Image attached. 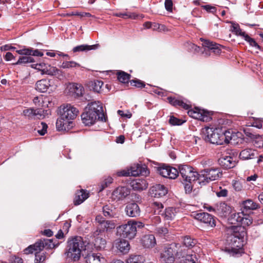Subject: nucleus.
I'll list each match as a JSON object with an SVG mask.
<instances>
[{"instance_id": "f257e3e1", "label": "nucleus", "mask_w": 263, "mask_h": 263, "mask_svg": "<svg viewBox=\"0 0 263 263\" xmlns=\"http://www.w3.org/2000/svg\"><path fill=\"white\" fill-rule=\"evenodd\" d=\"M81 119L86 126H91L98 120L105 122L102 104L96 101L89 103L81 115Z\"/></svg>"}, {"instance_id": "f03ea898", "label": "nucleus", "mask_w": 263, "mask_h": 263, "mask_svg": "<svg viewBox=\"0 0 263 263\" xmlns=\"http://www.w3.org/2000/svg\"><path fill=\"white\" fill-rule=\"evenodd\" d=\"M183 254L181 245L173 243L164 248L160 253V260L164 263H173L175 257L183 258Z\"/></svg>"}, {"instance_id": "7ed1b4c3", "label": "nucleus", "mask_w": 263, "mask_h": 263, "mask_svg": "<svg viewBox=\"0 0 263 263\" xmlns=\"http://www.w3.org/2000/svg\"><path fill=\"white\" fill-rule=\"evenodd\" d=\"M84 247V243L81 236H75L69 238L66 252L67 257L74 261L79 260Z\"/></svg>"}, {"instance_id": "20e7f679", "label": "nucleus", "mask_w": 263, "mask_h": 263, "mask_svg": "<svg viewBox=\"0 0 263 263\" xmlns=\"http://www.w3.org/2000/svg\"><path fill=\"white\" fill-rule=\"evenodd\" d=\"M144 227V224L142 222L130 220L127 223L118 227L117 233L122 238L132 239L135 237L137 231Z\"/></svg>"}, {"instance_id": "39448f33", "label": "nucleus", "mask_w": 263, "mask_h": 263, "mask_svg": "<svg viewBox=\"0 0 263 263\" xmlns=\"http://www.w3.org/2000/svg\"><path fill=\"white\" fill-rule=\"evenodd\" d=\"M222 175V171L219 168L210 167L204 169L199 173L198 183L205 185L211 181L219 179Z\"/></svg>"}, {"instance_id": "423d86ee", "label": "nucleus", "mask_w": 263, "mask_h": 263, "mask_svg": "<svg viewBox=\"0 0 263 263\" xmlns=\"http://www.w3.org/2000/svg\"><path fill=\"white\" fill-rule=\"evenodd\" d=\"M57 245H55L53 242L52 239H41L36 241L35 243L30 245L27 248L24 250V254H29L33 253L34 251H42L44 248L46 249H51L55 247Z\"/></svg>"}, {"instance_id": "0eeeda50", "label": "nucleus", "mask_w": 263, "mask_h": 263, "mask_svg": "<svg viewBox=\"0 0 263 263\" xmlns=\"http://www.w3.org/2000/svg\"><path fill=\"white\" fill-rule=\"evenodd\" d=\"M203 133L205 135L204 140L211 143L216 145H222L224 144V136L222 135V132L218 129H213L212 128L207 127Z\"/></svg>"}, {"instance_id": "6e6552de", "label": "nucleus", "mask_w": 263, "mask_h": 263, "mask_svg": "<svg viewBox=\"0 0 263 263\" xmlns=\"http://www.w3.org/2000/svg\"><path fill=\"white\" fill-rule=\"evenodd\" d=\"M179 173L185 182L198 181L199 173L194 171V168L187 165H181L179 167Z\"/></svg>"}, {"instance_id": "1a4fd4ad", "label": "nucleus", "mask_w": 263, "mask_h": 263, "mask_svg": "<svg viewBox=\"0 0 263 263\" xmlns=\"http://www.w3.org/2000/svg\"><path fill=\"white\" fill-rule=\"evenodd\" d=\"M31 67L41 71L42 74L56 76L61 73V71L55 67L51 66L44 63L32 64Z\"/></svg>"}, {"instance_id": "9d476101", "label": "nucleus", "mask_w": 263, "mask_h": 263, "mask_svg": "<svg viewBox=\"0 0 263 263\" xmlns=\"http://www.w3.org/2000/svg\"><path fill=\"white\" fill-rule=\"evenodd\" d=\"M62 110L60 111L63 118L67 121H71L74 119L78 116L79 110L70 104H64L61 106Z\"/></svg>"}, {"instance_id": "9b49d317", "label": "nucleus", "mask_w": 263, "mask_h": 263, "mask_svg": "<svg viewBox=\"0 0 263 263\" xmlns=\"http://www.w3.org/2000/svg\"><path fill=\"white\" fill-rule=\"evenodd\" d=\"M158 172L162 177L169 179H174L179 175V171L177 169L166 164H162L159 167Z\"/></svg>"}, {"instance_id": "f8f14e48", "label": "nucleus", "mask_w": 263, "mask_h": 263, "mask_svg": "<svg viewBox=\"0 0 263 263\" xmlns=\"http://www.w3.org/2000/svg\"><path fill=\"white\" fill-rule=\"evenodd\" d=\"M187 114L191 117L202 121L208 122L212 120L209 111L198 108H195L194 110L189 109Z\"/></svg>"}, {"instance_id": "ddd939ff", "label": "nucleus", "mask_w": 263, "mask_h": 263, "mask_svg": "<svg viewBox=\"0 0 263 263\" xmlns=\"http://www.w3.org/2000/svg\"><path fill=\"white\" fill-rule=\"evenodd\" d=\"M194 217L196 219L204 223L212 228H214L216 226L217 219L208 213H196L194 214Z\"/></svg>"}, {"instance_id": "4468645a", "label": "nucleus", "mask_w": 263, "mask_h": 263, "mask_svg": "<svg viewBox=\"0 0 263 263\" xmlns=\"http://www.w3.org/2000/svg\"><path fill=\"white\" fill-rule=\"evenodd\" d=\"M130 194V189L126 186H119L112 193V199L116 201L123 200Z\"/></svg>"}, {"instance_id": "2eb2a0df", "label": "nucleus", "mask_w": 263, "mask_h": 263, "mask_svg": "<svg viewBox=\"0 0 263 263\" xmlns=\"http://www.w3.org/2000/svg\"><path fill=\"white\" fill-rule=\"evenodd\" d=\"M130 170L132 176H137L140 175L146 176L149 174V172L145 164H134L130 166Z\"/></svg>"}, {"instance_id": "dca6fc26", "label": "nucleus", "mask_w": 263, "mask_h": 263, "mask_svg": "<svg viewBox=\"0 0 263 263\" xmlns=\"http://www.w3.org/2000/svg\"><path fill=\"white\" fill-rule=\"evenodd\" d=\"M44 110L42 109H33L27 108L23 111V114L29 119H37L43 118L44 115L43 114Z\"/></svg>"}, {"instance_id": "f3484780", "label": "nucleus", "mask_w": 263, "mask_h": 263, "mask_svg": "<svg viewBox=\"0 0 263 263\" xmlns=\"http://www.w3.org/2000/svg\"><path fill=\"white\" fill-rule=\"evenodd\" d=\"M149 192L151 196L160 198L167 194V190L164 185L157 184L149 189Z\"/></svg>"}, {"instance_id": "a211bd4d", "label": "nucleus", "mask_w": 263, "mask_h": 263, "mask_svg": "<svg viewBox=\"0 0 263 263\" xmlns=\"http://www.w3.org/2000/svg\"><path fill=\"white\" fill-rule=\"evenodd\" d=\"M127 216L131 217H137L140 216L141 210L139 205L135 202L128 203L125 209Z\"/></svg>"}, {"instance_id": "6ab92c4d", "label": "nucleus", "mask_w": 263, "mask_h": 263, "mask_svg": "<svg viewBox=\"0 0 263 263\" xmlns=\"http://www.w3.org/2000/svg\"><path fill=\"white\" fill-rule=\"evenodd\" d=\"M246 135L254 141L255 145L258 148H263V137L259 135L253 133L252 128L244 130Z\"/></svg>"}, {"instance_id": "aec40b11", "label": "nucleus", "mask_w": 263, "mask_h": 263, "mask_svg": "<svg viewBox=\"0 0 263 263\" xmlns=\"http://www.w3.org/2000/svg\"><path fill=\"white\" fill-rule=\"evenodd\" d=\"M73 125L72 121H67L66 119L63 118L61 115L56 122V127L59 131L68 130L73 127Z\"/></svg>"}, {"instance_id": "412c9836", "label": "nucleus", "mask_w": 263, "mask_h": 263, "mask_svg": "<svg viewBox=\"0 0 263 263\" xmlns=\"http://www.w3.org/2000/svg\"><path fill=\"white\" fill-rule=\"evenodd\" d=\"M114 246L121 252L125 254L128 252L130 249L129 242L122 238H118L114 242Z\"/></svg>"}, {"instance_id": "4be33fe9", "label": "nucleus", "mask_w": 263, "mask_h": 263, "mask_svg": "<svg viewBox=\"0 0 263 263\" xmlns=\"http://www.w3.org/2000/svg\"><path fill=\"white\" fill-rule=\"evenodd\" d=\"M231 212V207L225 202H220L215 205V213L221 217H226Z\"/></svg>"}, {"instance_id": "5701e85b", "label": "nucleus", "mask_w": 263, "mask_h": 263, "mask_svg": "<svg viewBox=\"0 0 263 263\" xmlns=\"http://www.w3.org/2000/svg\"><path fill=\"white\" fill-rule=\"evenodd\" d=\"M102 212L107 218L116 217L118 215V210L112 204H106L103 206Z\"/></svg>"}, {"instance_id": "b1692460", "label": "nucleus", "mask_w": 263, "mask_h": 263, "mask_svg": "<svg viewBox=\"0 0 263 263\" xmlns=\"http://www.w3.org/2000/svg\"><path fill=\"white\" fill-rule=\"evenodd\" d=\"M218 161L219 164L226 169L233 168L236 165L234 158L230 156H223L219 159Z\"/></svg>"}, {"instance_id": "393cba45", "label": "nucleus", "mask_w": 263, "mask_h": 263, "mask_svg": "<svg viewBox=\"0 0 263 263\" xmlns=\"http://www.w3.org/2000/svg\"><path fill=\"white\" fill-rule=\"evenodd\" d=\"M68 88L69 95L73 98L81 96L84 91L83 86L78 84H70Z\"/></svg>"}, {"instance_id": "a878e982", "label": "nucleus", "mask_w": 263, "mask_h": 263, "mask_svg": "<svg viewBox=\"0 0 263 263\" xmlns=\"http://www.w3.org/2000/svg\"><path fill=\"white\" fill-rule=\"evenodd\" d=\"M243 235H241L240 234L239 235L237 233H235L233 235L230 236L231 243L232 244L231 251L234 253H237V249L235 248L240 247L242 246L241 243V238L243 237Z\"/></svg>"}, {"instance_id": "bb28decb", "label": "nucleus", "mask_w": 263, "mask_h": 263, "mask_svg": "<svg viewBox=\"0 0 263 263\" xmlns=\"http://www.w3.org/2000/svg\"><path fill=\"white\" fill-rule=\"evenodd\" d=\"M51 81L49 79H44L37 81L35 84V89L40 92H47L51 87Z\"/></svg>"}, {"instance_id": "cd10ccee", "label": "nucleus", "mask_w": 263, "mask_h": 263, "mask_svg": "<svg viewBox=\"0 0 263 263\" xmlns=\"http://www.w3.org/2000/svg\"><path fill=\"white\" fill-rule=\"evenodd\" d=\"M131 186L134 190L141 191L147 188L148 183L145 179H136L131 182Z\"/></svg>"}, {"instance_id": "c85d7f7f", "label": "nucleus", "mask_w": 263, "mask_h": 263, "mask_svg": "<svg viewBox=\"0 0 263 263\" xmlns=\"http://www.w3.org/2000/svg\"><path fill=\"white\" fill-rule=\"evenodd\" d=\"M257 154V152L254 149L246 148L240 152L239 157L240 159L246 160L254 158Z\"/></svg>"}, {"instance_id": "c756f323", "label": "nucleus", "mask_w": 263, "mask_h": 263, "mask_svg": "<svg viewBox=\"0 0 263 263\" xmlns=\"http://www.w3.org/2000/svg\"><path fill=\"white\" fill-rule=\"evenodd\" d=\"M202 44L204 47L205 51L207 48L209 51L213 52L215 54H218L221 52L220 45L218 44L210 42L208 40H204Z\"/></svg>"}, {"instance_id": "7c9ffc66", "label": "nucleus", "mask_w": 263, "mask_h": 263, "mask_svg": "<svg viewBox=\"0 0 263 263\" xmlns=\"http://www.w3.org/2000/svg\"><path fill=\"white\" fill-rule=\"evenodd\" d=\"M141 243L145 248H152L156 243L155 237L153 234L145 235L142 237Z\"/></svg>"}, {"instance_id": "2f4dec72", "label": "nucleus", "mask_w": 263, "mask_h": 263, "mask_svg": "<svg viewBox=\"0 0 263 263\" xmlns=\"http://www.w3.org/2000/svg\"><path fill=\"white\" fill-rule=\"evenodd\" d=\"M168 102L173 106L177 107L180 106L185 109H189L191 107V105L184 102L183 100L176 99L175 97H169L167 98Z\"/></svg>"}, {"instance_id": "473e14b6", "label": "nucleus", "mask_w": 263, "mask_h": 263, "mask_svg": "<svg viewBox=\"0 0 263 263\" xmlns=\"http://www.w3.org/2000/svg\"><path fill=\"white\" fill-rule=\"evenodd\" d=\"M16 52L21 55H32L34 57H42L43 53L38 49L33 50L32 48H24L23 49L18 50Z\"/></svg>"}, {"instance_id": "72a5a7b5", "label": "nucleus", "mask_w": 263, "mask_h": 263, "mask_svg": "<svg viewBox=\"0 0 263 263\" xmlns=\"http://www.w3.org/2000/svg\"><path fill=\"white\" fill-rule=\"evenodd\" d=\"M86 261L88 263H105V259L100 254L92 253L87 255Z\"/></svg>"}, {"instance_id": "f704fd0d", "label": "nucleus", "mask_w": 263, "mask_h": 263, "mask_svg": "<svg viewBox=\"0 0 263 263\" xmlns=\"http://www.w3.org/2000/svg\"><path fill=\"white\" fill-rule=\"evenodd\" d=\"M99 47V44H95L93 45H81L74 47L72 49L73 52H81V51H88L91 50H95Z\"/></svg>"}, {"instance_id": "c9c22d12", "label": "nucleus", "mask_w": 263, "mask_h": 263, "mask_svg": "<svg viewBox=\"0 0 263 263\" xmlns=\"http://www.w3.org/2000/svg\"><path fill=\"white\" fill-rule=\"evenodd\" d=\"M88 197V194L82 190L78 192L74 199V204L76 205L81 204L85 199Z\"/></svg>"}, {"instance_id": "e433bc0d", "label": "nucleus", "mask_w": 263, "mask_h": 263, "mask_svg": "<svg viewBox=\"0 0 263 263\" xmlns=\"http://www.w3.org/2000/svg\"><path fill=\"white\" fill-rule=\"evenodd\" d=\"M242 205V211H244V212H247L248 210H255L258 208V204L251 199L243 201Z\"/></svg>"}, {"instance_id": "4c0bfd02", "label": "nucleus", "mask_w": 263, "mask_h": 263, "mask_svg": "<svg viewBox=\"0 0 263 263\" xmlns=\"http://www.w3.org/2000/svg\"><path fill=\"white\" fill-rule=\"evenodd\" d=\"M243 213L244 211H242L241 212L233 214L230 219L231 222L232 224L240 225V222H241L243 216Z\"/></svg>"}, {"instance_id": "58836bf2", "label": "nucleus", "mask_w": 263, "mask_h": 263, "mask_svg": "<svg viewBox=\"0 0 263 263\" xmlns=\"http://www.w3.org/2000/svg\"><path fill=\"white\" fill-rule=\"evenodd\" d=\"M35 60L34 58L31 57L30 55H26L20 57L18 61L14 63V65H21V64H25L28 63H34Z\"/></svg>"}, {"instance_id": "ea45409f", "label": "nucleus", "mask_w": 263, "mask_h": 263, "mask_svg": "<svg viewBox=\"0 0 263 263\" xmlns=\"http://www.w3.org/2000/svg\"><path fill=\"white\" fill-rule=\"evenodd\" d=\"M106 243V240L103 238V236L96 237V239H94L93 240L94 246L97 249L104 248Z\"/></svg>"}, {"instance_id": "a19ab883", "label": "nucleus", "mask_w": 263, "mask_h": 263, "mask_svg": "<svg viewBox=\"0 0 263 263\" xmlns=\"http://www.w3.org/2000/svg\"><path fill=\"white\" fill-rule=\"evenodd\" d=\"M175 209L171 207L166 209L164 213H163L162 215L166 220H170L175 217Z\"/></svg>"}, {"instance_id": "79ce46f5", "label": "nucleus", "mask_w": 263, "mask_h": 263, "mask_svg": "<svg viewBox=\"0 0 263 263\" xmlns=\"http://www.w3.org/2000/svg\"><path fill=\"white\" fill-rule=\"evenodd\" d=\"M61 67L63 69H71L74 68H79L81 67V65L73 61H64L62 65H61Z\"/></svg>"}, {"instance_id": "37998d69", "label": "nucleus", "mask_w": 263, "mask_h": 263, "mask_svg": "<svg viewBox=\"0 0 263 263\" xmlns=\"http://www.w3.org/2000/svg\"><path fill=\"white\" fill-rule=\"evenodd\" d=\"M143 256L140 255H132L127 259V263H144Z\"/></svg>"}, {"instance_id": "c03bdc74", "label": "nucleus", "mask_w": 263, "mask_h": 263, "mask_svg": "<svg viewBox=\"0 0 263 263\" xmlns=\"http://www.w3.org/2000/svg\"><path fill=\"white\" fill-rule=\"evenodd\" d=\"M117 76L119 81L123 83H128L131 77L129 74L122 71L118 72Z\"/></svg>"}, {"instance_id": "a18cd8bd", "label": "nucleus", "mask_w": 263, "mask_h": 263, "mask_svg": "<svg viewBox=\"0 0 263 263\" xmlns=\"http://www.w3.org/2000/svg\"><path fill=\"white\" fill-rule=\"evenodd\" d=\"M41 251H35V263H43L46 260V253Z\"/></svg>"}, {"instance_id": "49530a36", "label": "nucleus", "mask_w": 263, "mask_h": 263, "mask_svg": "<svg viewBox=\"0 0 263 263\" xmlns=\"http://www.w3.org/2000/svg\"><path fill=\"white\" fill-rule=\"evenodd\" d=\"M197 242V241L195 239L191 238L189 236H186L184 237L183 239V243L184 246L186 247L192 248L194 247Z\"/></svg>"}, {"instance_id": "de8ad7c7", "label": "nucleus", "mask_w": 263, "mask_h": 263, "mask_svg": "<svg viewBox=\"0 0 263 263\" xmlns=\"http://www.w3.org/2000/svg\"><path fill=\"white\" fill-rule=\"evenodd\" d=\"M252 221L253 219L252 217L249 215L243 213V216L241 222H240V225L244 228L246 226H249L251 224Z\"/></svg>"}, {"instance_id": "09e8293b", "label": "nucleus", "mask_w": 263, "mask_h": 263, "mask_svg": "<svg viewBox=\"0 0 263 263\" xmlns=\"http://www.w3.org/2000/svg\"><path fill=\"white\" fill-rule=\"evenodd\" d=\"M103 82L102 81L95 80L91 83V88L95 92H100Z\"/></svg>"}, {"instance_id": "8fccbe9b", "label": "nucleus", "mask_w": 263, "mask_h": 263, "mask_svg": "<svg viewBox=\"0 0 263 263\" xmlns=\"http://www.w3.org/2000/svg\"><path fill=\"white\" fill-rule=\"evenodd\" d=\"M232 32H235L236 35L244 37L247 34L245 32L242 31L238 24H234L232 26Z\"/></svg>"}, {"instance_id": "3c124183", "label": "nucleus", "mask_w": 263, "mask_h": 263, "mask_svg": "<svg viewBox=\"0 0 263 263\" xmlns=\"http://www.w3.org/2000/svg\"><path fill=\"white\" fill-rule=\"evenodd\" d=\"M245 41L248 42L250 46L252 47H254L257 49H260V47L258 44L256 42V41L251 37H250L247 34L243 37Z\"/></svg>"}, {"instance_id": "603ef678", "label": "nucleus", "mask_w": 263, "mask_h": 263, "mask_svg": "<svg viewBox=\"0 0 263 263\" xmlns=\"http://www.w3.org/2000/svg\"><path fill=\"white\" fill-rule=\"evenodd\" d=\"M101 229L104 231V230L108 229H112L115 228V224L114 222L109 220H105L102 224H100Z\"/></svg>"}, {"instance_id": "864d4df0", "label": "nucleus", "mask_w": 263, "mask_h": 263, "mask_svg": "<svg viewBox=\"0 0 263 263\" xmlns=\"http://www.w3.org/2000/svg\"><path fill=\"white\" fill-rule=\"evenodd\" d=\"M130 85L137 88H143L145 86V83L139 79L132 80L130 81Z\"/></svg>"}, {"instance_id": "5fc2aeb1", "label": "nucleus", "mask_w": 263, "mask_h": 263, "mask_svg": "<svg viewBox=\"0 0 263 263\" xmlns=\"http://www.w3.org/2000/svg\"><path fill=\"white\" fill-rule=\"evenodd\" d=\"M194 257L193 255H186L185 256V253L183 254V258H182L181 262L182 263H196L194 259Z\"/></svg>"}, {"instance_id": "6e6d98bb", "label": "nucleus", "mask_w": 263, "mask_h": 263, "mask_svg": "<svg viewBox=\"0 0 263 263\" xmlns=\"http://www.w3.org/2000/svg\"><path fill=\"white\" fill-rule=\"evenodd\" d=\"M39 128H41L37 130V133L41 136H44L47 133L48 128L47 124L44 122H42L40 125H39Z\"/></svg>"}, {"instance_id": "4d7b16f0", "label": "nucleus", "mask_w": 263, "mask_h": 263, "mask_svg": "<svg viewBox=\"0 0 263 263\" xmlns=\"http://www.w3.org/2000/svg\"><path fill=\"white\" fill-rule=\"evenodd\" d=\"M184 122L180 119H179L174 116H171L169 119V123L172 125H180Z\"/></svg>"}, {"instance_id": "13d9d810", "label": "nucleus", "mask_w": 263, "mask_h": 263, "mask_svg": "<svg viewBox=\"0 0 263 263\" xmlns=\"http://www.w3.org/2000/svg\"><path fill=\"white\" fill-rule=\"evenodd\" d=\"M153 206L155 209V213L156 214H160L161 210L163 208V204L158 202H154L153 203Z\"/></svg>"}, {"instance_id": "bf43d9fd", "label": "nucleus", "mask_w": 263, "mask_h": 263, "mask_svg": "<svg viewBox=\"0 0 263 263\" xmlns=\"http://www.w3.org/2000/svg\"><path fill=\"white\" fill-rule=\"evenodd\" d=\"M201 7L205 10L208 12L215 14L216 12V8L209 5H203Z\"/></svg>"}, {"instance_id": "052dcab7", "label": "nucleus", "mask_w": 263, "mask_h": 263, "mask_svg": "<svg viewBox=\"0 0 263 263\" xmlns=\"http://www.w3.org/2000/svg\"><path fill=\"white\" fill-rule=\"evenodd\" d=\"M130 167L129 168L121 170V171L117 172V175L120 177H121V176H125V177L130 176H132V175L130 173Z\"/></svg>"}, {"instance_id": "680f3d73", "label": "nucleus", "mask_w": 263, "mask_h": 263, "mask_svg": "<svg viewBox=\"0 0 263 263\" xmlns=\"http://www.w3.org/2000/svg\"><path fill=\"white\" fill-rule=\"evenodd\" d=\"M193 180H191V182H186L184 184V190L186 193H191L193 189V184H192Z\"/></svg>"}, {"instance_id": "e2e57ef3", "label": "nucleus", "mask_w": 263, "mask_h": 263, "mask_svg": "<svg viewBox=\"0 0 263 263\" xmlns=\"http://www.w3.org/2000/svg\"><path fill=\"white\" fill-rule=\"evenodd\" d=\"M222 135H224L225 139H224V143H228L232 139V134L230 131H226L224 133L222 132Z\"/></svg>"}, {"instance_id": "0e129e2a", "label": "nucleus", "mask_w": 263, "mask_h": 263, "mask_svg": "<svg viewBox=\"0 0 263 263\" xmlns=\"http://www.w3.org/2000/svg\"><path fill=\"white\" fill-rule=\"evenodd\" d=\"M156 231L157 233L160 235L164 236L165 234L168 233V230L165 227H159L156 228Z\"/></svg>"}, {"instance_id": "69168bd1", "label": "nucleus", "mask_w": 263, "mask_h": 263, "mask_svg": "<svg viewBox=\"0 0 263 263\" xmlns=\"http://www.w3.org/2000/svg\"><path fill=\"white\" fill-rule=\"evenodd\" d=\"M173 2L172 0L165 1V8L167 11L171 12L173 9Z\"/></svg>"}, {"instance_id": "338daca9", "label": "nucleus", "mask_w": 263, "mask_h": 263, "mask_svg": "<svg viewBox=\"0 0 263 263\" xmlns=\"http://www.w3.org/2000/svg\"><path fill=\"white\" fill-rule=\"evenodd\" d=\"M216 195L219 197H226L228 195V190L226 189H221L219 191H217L216 192Z\"/></svg>"}, {"instance_id": "774afa93", "label": "nucleus", "mask_w": 263, "mask_h": 263, "mask_svg": "<svg viewBox=\"0 0 263 263\" xmlns=\"http://www.w3.org/2000/svg\"><path fill=\"white\" fill-rule=\"evenodd\" d=\"M10 262L11 263H23V259L21 258L15 256H12L10 258Z\"/></svg>"}]
</instances>
